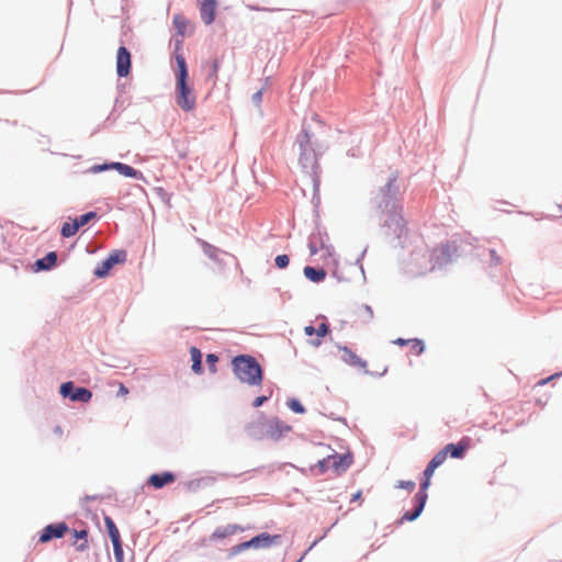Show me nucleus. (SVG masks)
I'll use <instances>...</instances> for the list:
<instances>
[{"mask_svg":"<svg viewBox=\"0 0 562 562\" xmlns=\"http://www.w3.org/2000/svg\"><path fill=\"white\" fill-rule=\"evenodd\" d=\"M233 370L236 378L249 385H260L262 369L258 361L249 355H239L233 359Z\"/></svg>","mask_w":562,"mask_h":562,"instance_id":"obj_1","label":"nucleus"},{"mask_svg":"<svg viewBox=\"0 0 562 562\" xmlns=\"http://www.w3.org/2000/svg\"><path fill=\"white\" fill-rule=\"evenodd\" d=\"M177 63V104L184 111H191L195 106V97L192 89L188 86V69L186 58L181 54L176 55Z\"/></svg>","mask_w":562,"mask_h":562,"instance_id":"obj_2","label":"nucleus"},{"mask_svg":"<svg viewBox=\"0 0 562 562\" xmlns=\"http://www.w3.org/2000/svg\"><path fill=\"white\" fill-rule=\"evenodd\" d=\"M385 199L383 200V204L381 205L383 212L386 215L384 220L385 224L391 226L393 224L400 225L403 222L402 216V204L394 199V195L397 193L396 179L392 178L386 183L385 188Z\"/></svg>","mask_w":562,"mask_h":562,"instance_id":"obj_3","label":"nucleus"},{"mask_svg":"<svg viewBox=\"0 0 562 562\" xmlns=\"http://www.w3.org/2000/svg\"><path fill=\"white\" fill-rule=\"evenodd\" d=\"M300 154L299 159L304 168H314L317 165V149L319 142L307 130H303L296 138Z\"/></svg>","mask_w":562,"mask_h":562,"instance_id":"obj_4","label":"nucleus"},{"mask_svg":"<svg viewBox=\"0 0 562 562\" xmlns=\"http://www.w3.org/2000/svg\"><path fill=\"white\" fill-rule=\"evenodd\" d=\"M352 463V458L350 454H330L323 460H319L317 464L313 468L317 474H324L329 469L334 470L335 473L340 474L345 472Z\"/></svg>","mask_w":562,"mask_h":562,"instance_id":"obj_5","label":"nucleus"},{"mask_svg":"<svg viewBox=\"0 0 562 562\" xmlns=\"http://www.w3.org/2000/svg\"><path fill=\"white\" fill-rule=\"evenodd\" d=\"M59 392L63 397H68L72 402L88 403L92 397L91 391L86 387H75L71 381L63 383Z\"/></svg>","mask_w":562,"mask_h":562,"instance_id":"obj_6","label":"nucleus"},{"mask_svg":"<svg viewBox=\"0 0 562 562\" xmlns=\"http://www.w3.org/2000/svg\"><path fill=\"white\" fill-rule=\"evenodd\" d=\"M304 333L310 337V342L313 347H318L324 338L329 333V327L325 322H321L317 327L312 325L304 327Z\"/></svg>","mask_w":562,"mask_h":562,"instance_id":"obj_7","label":"nucleus"},{"mask_svg":"<svg viewBox=\"0 0 562 562\" xmlns=\"http://www.w3.org/2000/svg\"><path fill=\"white\" fill-rule=\"evenodd\" d=\"M68 531V526L65 522L52 524L46 526L41 536L40 542L45 543L55 538H61Z\"/></svg>","mask_w":562,"mask_h":562,"instance_id":"obj_8","label":"nucleus"},{"mask_svg":"<svg viewBox=\"0 0 562 562\" xmlns=\"http://www.w3.org/2000/svg\"><path fill=\"white\" fill-rule=\"evenodd\" d=\"M131 70V53L126 47L121 46L116 53V72L119 77L128 76Z\"/></svg>","mask_w":562,"mask_h":562,"instance_id":"obj_9","label":"nucleus"},{"mask_svg":"<svg viewBox=\"0 0 562 562\" xmlns=\"http://www.w3.org/2000/svg\"><path fill=\"white\" fill-rule=\"evenodd\" d=\"M217 0H199V10L201 19L205 24H211L215 20Z\"/></svg>","mask_w":562,"mask_h":562,"instance_id":"obj_10","label":"nucleus"},{"mask_svg":"<svg viewBox=\"0 0 562 562\" xmlns=\"http://www.w3.org/2000/svg\"><path fill=\"white\" fill-rule=\"evenodd\" d=\"M280 539V536H270L267 532L260 533L249 540L250 547L255 549L269 548Z\"/></svg>","mask_w":562,"mask_h":562,"instance_id":"obj_11","label":"nucleus"},{"mask_svg":"<svg viewBox=\"0 0 562 562\" xmlns=\"http://www.w3.org/2000/svg\"><path fill=\"white\" fill-rule=\"evenodd\" d=\"M344 361L346 363H348L349 366H352V367L359 366V368L363 369L364 372L370 373V374H382V373L385 372L384 368L382 370L368 368L367 367V361H361L357 357V353H345Z\"/></svg>","mask_w":562,"mask_h":562,"instance_id":"obj_12","label":"nucleus"},{"mask_svg":"<svg viewBox=\"0 0 562 562\" xmlns=\"http://www.w3.org/2000/svg\"><path fill=\"white\" fill-rule=\"evenodd\" d=\"M176 477L171 472L153 474L148 479V484L155 488H161L167 484L175 482Z\"/></svg>","mask_w":562,"mask_h":562,"instance_id":"obj_13","label":"nucleus"},{"mask_svg":"<svg viewBox=\"0 0 562 562\" xmlns=\"http://www.w3.org/2000/svg\"><path fill=\"white\" fill-rule=\"evenodd\" d=\"M427 497H428V495L426 492H418L415 496V499L417 503L415 509L412 513L404 514L403 519H406L408 521L415 520L422 514V512L425 507Z\"/></svg>","mask_w":562,"mask_h":562,"instance_id":"obj_14","label":"nucleus"},{"mask_svg":"<svg viewBox=\"0 0 562 562\" xmlns=\"http://www.w3.org/2000/svg\"><path fill=\"white\" fill-rule=\"evenodd\" d=\"M470 447L468 438H463L458 445L449 443L443 448L446 454H450L452 458H462L463 453Z\"/></svg>","mask_w":562,"mask_h":562,"instance_id":"obj_15","label":"nucleus"},{"mask_svg":"<svg viewBox=\"0 0 562 562\" xmlns=\"http://www.w3.org/2000/svg\"><path fill=\"white\" fill-rule=\"evenodd\" d=\"M240 530H243V528L240 526H238V525H235V524L234 525H227V526H224V527H218L212 533L211 539L212 540L224 539L226 537L235 535L236 532H238Z\"/></svg>","mask_w":562,"mask_h":562,"instance_id":"obj_16","label":"nucleus"},{"mask_svg":"<svg viewBox=\"0 0 562 562\" xmlns=\"http://www.w3.org/2000/svg\"><path fill=\"white\" fill-rule=\"evenodd\" d=\"M72 546L76 547L77 551H85L88 549V531L87 530H72Z\"/></svg>","mask_w":562,"mask_h":562,"instance_id":"obj_17","label":"nucleus"},{"mask_svg":"<svg viewBox=\"0 0 562 562\" xmlns=\"http://www.w3.org/2000/svg\"><path fill=\"white\" fill-rule=\"evenodd\" d=\"M111 167L124 177L143 179L142 172L123 162H111Z\"/></svg>","mask_w":562,"mask_h":562,"instance_id":"obj_18","label":"nucleus"},{"mask_svg":"<svg viewBox=\"0 0 562 562\" xmlns=\"http://www.w3.org/2000/svg\"><path fill=\"white\" fill-rule=\"evenodd\" d=\"M400 347L408 348L411 351H424L425 346L419 339H401L394 341Z\"/></svg>","mask_w":562,"mask_h":562,"instance_id":"obj_19","label":"nucleus"},{"mask_svg":"<svg viewBox=\"0 0 562 562\" xmlns=\"http://www.w3.org/2000/svg\"><path fill=\"white\" fill-rule=\"evenodd\" d=\"M304 276L313 282H321L326 278V272L324 269H315L306 266L304 268Z\"/></svg>","mask_w":562,"mask_h":562,"instance_id":"obj_20","label":"nucleus"},{"mask_svg":"<svg viewBox=\"0 0 562 562\" xmlns=\"http://www.w3.org/2000/svg\"><path fill=\"white\" fill-rule=\"evenodd\" d=\"M57 255L54 251L48 252L44 258L36 261L38 269L48 270L56 265Z\"/></svg>","mask_w":562,"mask_h":562,"instance_id":"obj_21","label":"nucleus"},{"mask_svg":"<svg viewBox=\"0 0 562 562\" xmlns=\"http://www.w3.org/2000/svg\"><path fill=\"white\" fill-rule=\"evenodd\" d=\"M104 524H105L108 533L111 538V541L113 542L116 540H121L120 531H119L117 527L115 526L114 521L112 520V518L106 516L104 518Z\"/></svg>","mask_w":562,"mask_h":562,"instance_id":"obj_22","label":"nucleus"},{"mask_svg":"<svg viewBox=\"0 0 562 562\" xmlns=\"http://www.w3.org/2000/svg\"><path fill=\"white\" fill-rule=\"evenodd\" d=\"M173 25L177 29V32L183 36L187 33L189 21L184 16L177 14L173 16Z\"/></svg>","mask_w":562,"mask_h":562,"instance_id":"obj_23","label":"nucleus"},{"mask_svg":"<svg viewBox=\"0 0 562 562\" xmlns=\"http://www.w3.org/2000/svg\"><path fill=\"white\" fill-rule=\"evenodd\" d=\"M79 225L76 220L72 223H64L61 226L60 234L63 237H71L79 231Z\"/></svg>","mask_w":562,"mask_h":562,"instance_id":"obj_24","label":"nucleus"},{"mask_svg":"<svg viewBox=\"0 0 562 562\" xmlns=\"http://www.w3.org/2000/svg\"><path fill=\"white\" fill-rule=\"evenodd\" d=\"M435 470H436V468L432 467L430 463H428V465L426 467V469L424 471L425 480L420 484V491L419 492H426V490L429 487L430 480H431V476H432Z\"/></svg>","mask_w":562,"mask_h":562,"instance_id":"obj_25","label":"nucleus"},{"mask_svg":"<svg viewBox=\"0 0 562 562\" xmlns=\"http://www.w3.org/2000/svg\"><path fill=\"white\" fill-rule=\"evenodd\" d=\"M108 259L112 263V266L116 263H123L126 260V251L125 250H116L109 255Z\"/></svg>","mask_w":562,"mask_h":562,"instance_id":"obj_26","label":"nucleus"},{"mask_svg":"<svg viewBox=\"0 0 562 562\" xmlns=\"http://www.w3.org/2000/svg\"><path fill=\"white\" fill-rule=\"evenodd\" d=\"M112 263L110 262V260L106 258L94 271L95 276L102 278V277H105L110 269L112 268Z\"/></svg>","mask_w":562,"mask_h":562,"instance_id":"obj_27","label":"nucleus"},{"mask_svg":"<svg viewBox=\"0 0 562 562\" xmlns=\"http://www.w3.org/2000/svg\"><path fill=\"white\" fill-rule=\"evenodd\" d=\"M112 544H113L115 561L123 562L124 552H123V548H122V541L116 540V541H113Z\"/></svg>","mask_w":562,"mask_h":562,"instance_id":"obj_28","label":"nucleus"},{"mask_svg":"<svg viewBox=\"0 0 562 562\" xmlns=\"http://www.w3.org/2000/svg\"><path fill=\"white\" fill-rule=\"evenodd\" d=\"M446 459L447 454L443 451V449H441L439 452L435 454V457L430 460L429 463L437 469L446 461Z\"/></svg>","mask_w":562,"mask_h":562,"instance_id":"obj_29","label":"nucleus"},{"mask_svg":"<svg viewBox=\"0 0 562 562\" xmlns=\"http://www.w3.org/2000/svg\"><path fill=\"white\" fill-rule=\"evenodd\" d=\"M192 370L195 373H201V371H202V353H192Z\"/></svg>","mask_w":562,"mask_h":562,"instance_id":"obj_30","label":"nucleus"},{"mask_svg":"<svg viewBox=\"0 0 562 562\" xmlns=\"http://www.w3.org/2000/svg\"><path fill=\"white\" fill-rule=\"evenodd\" d=\"M94 217H95V213L94 212H88V213L82 214L81 216H79L78 218H75V220L77 221L79 227H82L86 224H88L90 220H92Z\"/></svg>","mask_w":562,"mask_h":562,"instance_id":"obj_31","label":"nucleus"},{"mask_svg":"<svg viewBox=\"0 0 562 562\" xmlns=\"http://www.w3.org/2000/svg\"><path fill=\"white\" fill-rule=\"evenodd\" d=\"M288 405L294 413L303 414L305 412L303 405L295 398L290 400Z\"/></svg>","mask_w":562,"mask_h":562,"instance_id":"obj_32","label":"nucleus"},{"mask_svg":"<svg viewBox=\"0 0 562 562\" xmlns=\"http://www.w3.org/2000/svg\"><path fill=\"white\" fill-rule=\"evenodd\" d=\"M274 262L278 268L284 269L289 266L290 259L286 255H279L276 257Z\"/></svg>","mask_w":562,"mask_h":562,"instance_id":"obj_33","label":"nucleus"},{"mask_svg":"<svg viewBox=\"0 0 562 562\" xmlns=\"http://www.w3.org/2000/svg\"><path fill=\"white\" fill-rule=\"evenodd\" d=\"M218 361V358L216 353H207L206 362L209 366V369L212 373L216 372V362Z\"/></svg>","mask_w":562,"mask_h":562,"instance_id":"obj_34","label":"nucleus"},{"mask_svg":"<svg viewBox=\"0 0 562 562\" xmlns=\"http://www.w3.org/2000/svg\"><path fill=\"white\" fill-rule=\"evenodd\" d=\"M416 484L414 481H398L396 487L407 490L412 492L415 488Z\"/></svg>","mask_w":562,"mask_h":562,"instance_id":"obj_35","label":"nucleus"},{"mask_svg":"<svg viewBox=\"0 0 562 562\" xmlns=\"http://www.w3.org/2000/svg\"><path fill=\"white\" fill-rule=\"evenodd\" d=\"M250 548H251V547H250V543H249V540H248V541H245V542H241V543H239V544L234 546V547L232 548V552H233L234 554H237V553H240V552H243V551H245V550H247V549H250Z\"/></svg>","mask_w":562,"mask_h":562,"instance_id":"obj_36","label":"nucleus"},{"mask_svg":"<svg viewBox=\"0 0 562 562\" xmlns=\"http://www.w3.org/2000/svg\"><path fill=\"white\" fill-rule=\"evenodd\" d=\"M110 169H113V167H111V164L94 165L91 167V171L93 173H98Z\"/></svg>","mask_w":562,"mask_h":562,"instance_id":"obj_37","label":"nucleus"},{"mask_svg":"<svg viewBox=\"0 0 562 562\" xmlns=\"http://www.w3.org/2000/svg\"><path fill=\"white\" fill-rule=\"evenodd\" d=\"M361 312L364 321L371 319L373 317V312L370 306H363Z\"/></svg>","mask_w":562,"mask_h":562,"instance_id":"obj_38","label":"nucleus"},{"mask_svg":"<svg viewBox=\"0 0 562 562\" xmlns=\"http://www.w3.org/2000/svg\"><path fill=\"white\" fill-rule=\"evenodd\" d=\"M560 375H561V373H554V374H552L551 376H549V378H547V379H542V380H540V381L537 383V385H538V386H543V385H546L549 381H551V380H553L554 378L560 376Z\"/></svg>","mask_w":562,"mask_h":562,"instance_id":"obj_39","label":"nucleus"},{"mask_svg":"<svg viewBox=\"0 0 562 562\" xmlns=\"http://www.w3.org/2000/svg\"><path fill=\"white\" fill-rule=\"evenodd\" d=\"M218 67H220L218 61L216 59L213 60L211 77H213L214 79L217 78Z\"/></svg>","mask_w":562,"mask_h":562,"instance_id":"obj_40","label":"nucleus"},{"mask_svg":"<svg viewBox=\"0 0 562 562\" xmlns=\"http://www.w3.org/2000/svg\"><path fill=\"white\" fill-rule=\"evenodd\" d=\"M268 400L267 396H258L257 398H255L254 403H252V406L254 407H259L261 406L266 401Z\"/></svg>","mask_w":562,"mask_h":562,"instance_id":"obj_41","label":"nucleus"},{"mask_svg":"<svg viewBox=\"0 0 562 562\" xmlns=\"http://www.w3.org/2000/svg\"><path fill=\"white\" fill-rule=\"evenodd\" d=\"M261 98H262V91H261V90L257 91V92L254 94V97H252V99H254V101H255L256 103H260V102H261Z\"/></svg>","mask_w":562,"mask_h":562,"instance_id":"obj_42","label":"nucleus"},{"mask_svg":"<svg viewBox=\"0 0 562 562\" xmlns=\"http://www.w3.org/2000/svg\"><path fill=\"white\" fill-rule=\"evenodd\" d=\"M308 248H310L311 255H315L317 252V248L313 241L310 243Z\"/></svg>","mask_w":562,"mask_h":562,"instance_id":"obj_43","label":"nucleus"},{"mask_svg":"<svg viewBox=\"0 0 562 562\" xmlns=\"http://www.w3.org/2000/svg\"><path fill=\"white\" fill-rule=\"evenodd\" d=\"M119 393L122 395H126L128 393V390L123 384H121Z\"/></svg>","mask_w":562,"mask_h":562,"instance_id":"obj_44","label":"nucleus"},{"mask_svg":"<svg viewBox=\"0 0 562 562\" xmlns=\"http://www.w3.org/2000/svg\"><path fill=\"white\" fill-rule=\"evenodd\" d=\"M361 499V491H358L357 493L353 494L352 496V501H360Z\"/></svg>","mask_w":562,"mask_h":562,"instance_id":"obj_45","label":"nucleus"},{"mask_svg":"<svg viewBox=\"0 0 562 562\" xmlns=\"http://www.w3.org/2000/svg\"><path fill=\"white\" fill-rule=\"evenodd\" d=\"M190 351L195 352V351H200V350H199L198 348H195V347H192V348L190 349Z\"/></svg>","mask_w":562,"mask_h":562,"instance_id":"obj_46","label":"nucleus"},{"mask_svg":"<svg viewBox=\"0 0 562 562\" xmlns=\"http://www.w3.org/2000/svg\"><path fill=\"white\" fill-rule=\"evenodd\" d=\"M491 255H492V257H494L495 250H491Z\"/></svg>","mask_w":562,"mask_h":562,"instance_id":"obj_47","label":"nucleus"},{"mask_svg":"<svg viewBox=\"0 0 562 562\" xmlns=\"http://www.w3.org/2000/svg\"><path fill=\"white\" fill-rule=\"evenodd\" d=\"M495 261H496V263L501 262L499 258H495Z\"/></svg>","mask_w":562,"mask_h":562,"instance_id":"obj_48","label":"nucleus"}]
</instances>
